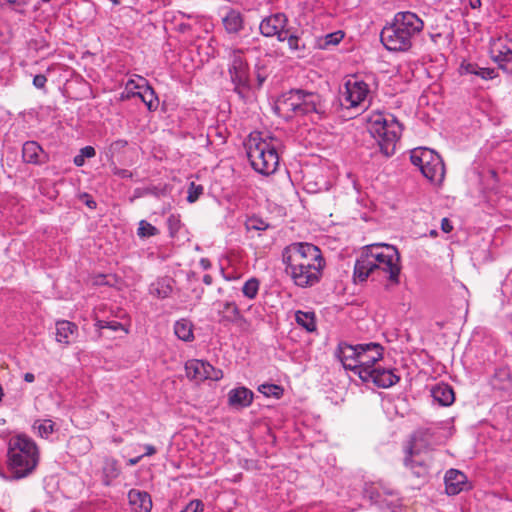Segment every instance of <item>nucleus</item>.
Wrapping results in <instances>:
<instances>
[{
	"label": "nucleus",
	"instance_id": "obj_56",
	"mask_svg": "<svg viewBox=\"0 0 512 512\" xmlns=\"http://www.w3.org/2000/svg\"><path fill=\"white\" fill-rule=\"evenodd\" d=\"M469 5L472 9H478L481 7V0H469Z\"/></svg>",
	"mask_w": 512,
	"mask_h": 512
},
{
	"label": "nucleus",
	"instance_id": "obj_49",
	"mask_svg": "<svg viewBox=\"0 0 512 512\" xmlns=\"http://www.w3.org/2000/svg\"><path fill=\"white\" fill-rule=\"evenodd\" d=\"M168 224H169V227H170V230H171V234H174L175 232L178 231V228H179V220L176 216L174 215H171L169 218H168Z\"/></svg>",
	"mask_w": 512,
	"mask_h": 512
},
{
	"label": "nucleus",
	"instance_id": "obj_15",
	"mask_svg": "<svg viewBox=\"0 0 512 512\" xmlns=\"http://www.w3.org/2000/svg\"><path fill=\"white\" fill-rule=\"evenodd\" d=\"M489 53L494 62L500 67L512 61V39L497 37L490 41Z\"/></svg>",
	"mask_w": 512,
	"mask_h": 512
},
{
	"label": "nucleus",
	"instance_id": "obj_1",
	"mask_svg": "<svg viewBox=\"0 0 512 512\" xmlns=\"http://www.w3.org/2000/svg\"><path fill=\"white\" fill-rule=\"evenodd\" d=\"M285 273L294 285L308 288L316 285L323 274L325 260L321 250L307 242L292 243L284 248Z\"/></svg>",
	"mask_w": 512,
	"mask_h": 512
},
{
	"label": "nucleus",
	"instance_id": "obj_7",
	"mask_svg": "<svg viewBox=\"0 0 512 512\" xmlns=\"http://www.w3.org/2000/svg\"><path fill=\"white\" fill-rule=\"evenodd\" d=\"M277 109L287 117L316 114L321 118L326 111L325 102L318 93L300 89L286 93L278 102Z\"/></svg>",
	"mask_w": 512,
	"mask_h": 512
},
{
	"label": "nucleus",
	"instance_id": "obj_2",
	"mask_svg": "<svg viewBox=\"0 0 512 512\" xmlns=\"http://www.w3.org/2000/svg\"><path fill=\"white\" fill-rule=\"evenodd\" d=\"M400 255L396 247L388 244L366 246L354 266V278L363 282L374 273H383L389 281L399 283Z\"/></svg>",
	"mask_w": 512,
	"mask_h": 512
},
{
	"label": "nucleus",
	"instance_id": "obj_14",
	"mask_svg": "<svg viewBox=\"0 0 512 512\" xmlns=\"http://www.w3.org/2000/svg\"><path fill=\"white\" fill-rule=\"evenodd\" d=\"M231 65L229 73L236 85H246L249 81V66L243 57V51L233 49L230 54Z\"/></svg>",
	"mask_w": 512,
	"mask_h": 512
},
{
	"label": "nucleus",
	"instance_id": "obj_31",
	"mask_svg": "<svg viewBox=\"0 0 512 512\" xmlns=\"http://www.w3.org/2000/svg\"><path fill=\"white\" fill-rule=\"evenodd\" d=\"M295 320L298 325L305 328L308 332L316 330L315 314L313 312L297 311Z\"/></svg>",
	"mask_w": 512,
	"mask_h": 512
},
{
	"label": "nucleus",
	"instance_id": "obj_47",
	"mask_svg": "<svg viewBox=\"0 0 512 512\" xmlns=\"http://www.w3.org/2000/svg\"><path fill=\"white\" fill-rule=\"evenodd\" d=\"M46 82H47V78L43 74H38V75L34 76V78H33V85L39 89L44 88L46 85Z\"/></svg>",
	"mask_w": 512,
	"mask_h": 512
},
{
	"label": "nucleus",
	"instance_id": "obj_51",
	"mask_svg": "<svg viewBox=\"0 0 512 512\" xmlns=\"http://www.w3.org/2000/svg\"><path fill=\"white\" fill-rule=\"evenodd\" d=\"M441 229L445 233H450L453 229V226L448 218H443L441 220Z\"/></svg>",
	"mask_w": 512,
	"mask_h": 512
},
{
	"label": "nucleus",
	"instance_id": "obj_54",
	"mask_svg": "<svg viewBox=\"0 0 512 512\" xmlns=\"http://www.w3.org/2000/svg\"><path fill=\"white\" fill-rule=\"evenodd\" d=\"M155 453H156V448L153 445L147 444V445H145V453L142 456L143 457L144 456H152Z\"/></svg>",
	"mask_w": 512,
	"mask_h": 512
},
{
	"label": "nucleus",
	"instance_id": "obj_35",
	"mask_svg": "<svg viewBox=\"0 0 512 512\" xmlns=\"http://www.w3.org/2000/svg\"><path fill=\"white\" fill-rule=\"evenodd\" d=\"M259 291V281L256 278H250L247 280L243 287L242 292L244 296H246L249 299H254Z\"/></svg>",
	"mask_w": 512,
	"mask_h": 512
},
{
	"label": "nucleus",
	"instance_id": "obj_4",
	"mask_svg": "<svg viewBox=\"0 0 512 512\" xmlns=\"http://www.w3.org/2000/svg\"><path fill=\"white\" fill-rule=\"evenodd\" d=\"M7 466L13 479L32 474L40 460L36 443L24 434L12 436L8 442Z\"/></svg>",
	"mask_w": 512,
	"mask_h": 512
},
{
	"label": "nucleus",
	"instance_id": "obj_48",
	"mask_svg": "<svg viewBox=\"0 0 512 512\" xmlns=\"http://www.w3.org/2000/svg\"><path fill=\"white\" fill-rule=\"evenodd\" d=\"M27 4V0H0V7L9 5V6H18L22 7Z\"/></svg>",
	"mask_w": 512,
	"mask_h": 512
},
{
	"label": "nucleus",
	"instance_id": "obj_37",
	"mask_svg": "<svg viewBox=\"0 0 512 512\" xmlns=\"http://www.w3.org/2000/svg\"><path fill=\"white\" fill-rule=\"evenodd\" d=\"M245 226L248 231H263L269 227V224L260 217L252 216L246 220Z\"/></svg>",
	"mask_w": 512,
	"mask_h": 512
},
{
	"label": "nucleus",
	"instance_id": "obj_53",
	"mask_svg": "<svg viewBox=\"0 0 512 512\" xmlns=\"http://www.w3.org/2000/svg\"><path fill=\"white\" fill-rule=\"evenodd\" d=\"M73 163L77 166V167H81L84 165L85 163V158L79 153L78 155H76L73 159Z\"/></svg>",
	"mask_w": 512,
	"mask_h": 512
},
{
	"label": "nucleus",
	"instance_id": "obj_25",
	"mask_svg": "<svg viewBox=\"0 0 512 512\" xmlns=\"http://www.w3.org/2000/svg\"><path fill=\"white\" fill-rule=\"evenodd\" d=\"M139 81L141 82L143 89L136 92L137 97H139L141 101L147 106L148 110H156L159 105V100L154 89L148 84L144 77H139Z\"/></svg>",
	"mask_w": 512,
	"mask_h": 512
},
{
	"label": "nucleus",
	"instance_id": "obj_24",
	"mask_svg": "<svg viewBox=\"0 0 512 512\" xmlns=\"http://www.w3.org/2000/svg\"><path fill=\"white\" fill-rule=\"evenodd\" d=\"M173 284L174 280L170 277L158 278L150 284L149 293L158 299L168 298L173 291Z\"/></svg>",
	"mask_w": 512,
	"mask_h": 512
},
{
	"label": "nucleus",
	"instance_id": "obj_30",
	"mask_svg": "<svg viewBox=\"0 0 512 512\" xmlns=\"http://www.w3.org/2000/svg\"><path fill=\"white\" fill-rule=\"evenodd\" d=\"M192 327L190 321L181 319L174 325L175 335L183 341H191L194 338Z\"/></svg>",
	"mask_w": 512,
	"mask_h": 512
},
{
	"label": "nucleus",
	"instance_id": "obj_64",
	"mask_svg": "<svg viewBox=\"0 0 512 512\" xmlns=\"http://www.w3.org/2000/svg\"><path fill=\"white\" fill-rule=\"evenodd\" d=\"M113 441L115 443H121L122 442V439L121 438H114Z\"/></svg>",
	"mask_w": 512,
	"mask_h": 512
},
{
	"label": "nucleus",
	"instance_id": "obj_62",
	"mask_svg": "<svg viewBox=\"0 0 512 512\" xmlns=\"http://www.w3.org/2000/svg\"><path fill=\"white\" fill-rule=\"evenodd\" d=\"M201 263H202L204 268H208L210 266V264H209V262L207 260L202 259Z\"/></svg>",
	"mask_w": 512,
	"mask_h": 512
},
{
	"label": "nucleus",
	"instance_id": "obj_22",
	"mask_svg": "<svg viewBox=\"0 0 512 512\" xmlns=\"http://www.w3.org/2000/svg\"><path fill=\"white\" fill-rule=\"evenodd\" d=\"M129 504L136 512H150L152 509V500L145 491L131 489L128 492Z\"/></svg>",
	"mask_w": 512,
	"mask_h": 512
},
{
	"label": "nucleus",
	"instance_id": "obj_52",
	"mask_svg": "<svg viewBox=\"0 0 512 512\" xmlns=\"http://www.w3.org/2000/svg\"><path fill=\"white\" fill-rule=\"evenodd\" d=\"M105 279H106L105 275H102V274L96 275V276L93 277V284L94 285H104V284H107Z\"/></svg>",
	"mask_w": 512,
	"mask_h": 512
},
{
	"label": "nucleus",
	"instance_id": "obj_13",
	"mask_svg": "<svg viewBox=\"0 0 512 512\" xmlns=\"http://www.w3.org/2000/svg\"><path fill=\"white\" fill-rule=\"evenodd\" d=\"M369 94L368 85L357 78L348 80L345 83L343 98L348 107H357L365 102Z\"/></svg>",
	"mask_w": 512,
	"mask_h": 512
},
{
	"label": "nucleus",
	"instance_id": "obj_44",
	"mask_svg": "<svg viewBox=\"0 0 512 512\" xmlns=\"http://www.w3.org/2000/svg\"><path fill=\"white\" fill-rule=\"evenodd\" d=\"M204 504L200 500L191 501L182 512H202Z\"/></svg>",
	"mask_w": 512,
	"mask_h": 512
},
{
	"label": "nucleus",
	"instance_id": "obj_18",
	"mask_svg": "<svg viewBox=\"0 0 512 512\" xmlns=\"http://www.w3.org/2000/svg\"><path fill=\"white\" fill-rule=\"evenodd\" d=\"M22 158L25 163L42 165L49 161L48 154L36 141H27L22 147Z\"/></svg>",
	"mask_w": 512,
	"mask_h": 512
},
{
	"label": "nucleus",
	"instance_id": "obj_60",
	"mask_svg": "<svg viewBox=\"0 0 512 512\" xmlns=\"http://www.w3.org/2000/svg\"><path fill=\"white\" fill-rule=\"evenodd\" d=\"M96 326H97L99 329L107 328V322H106V321L99 320V321H97Z\"/></svg>",
	"mask_w": 512,
	"mask_h": 512
},
{
	"label": "nucleus",
	"instance_id": "obj_12",
	"mask_svg": "<svg viewBox=\"0 0 512 512\" xmlns=\"http://www.w3.org/2000/svg\"><path fill=\"white\" fill-rule=\"evenodd\" d=\"M288 18L284 13H276L264 18L259 29L265 37H277V40L284 42L287 37Z\"/></svg>",
	"mask_w": 512,
	"mask_h": 512
},
{
	"label": "nucleus",
	"instance_id": "obj_50",
	"mask_svg": "<svg viewBox=\"0 0 512 512\" xmlns=\"http://www.w3.org/2000/svg\"><path fill=\"white\" fill-rule=\"evenodd\" d=\"M80 154L84 158H92L95 156L96 151H95L94 147H92V146H85L82 149H80Z\"/></svg>",
	"mask_w": 512,
	"mask_h": 512
},
{
	"label": "nucleus",
	"instance_id": "obj_28",
	"mask_svg": "<svg viewBox=\"0 0 512 512\" xmlns=\"http://www.w3.org/2000/svg\"><path fill=\"white\" fill-rule=\"evenodd\" d=\"M222 321L229 322V323H237V322H243L246 323V320L243 318V316L240 313V310L235 302L226 301L223 304V309L219 312Z\"/></svg>",
	"mask_w": 512,
	"mask_h": 512
},
{
	"label": "nucleus",
	"instance_id": "obj_61",
	"mask_svg": "<svg viewBox=\"0 0 512 512\" xmlns=\"http://www.w3.org/2000/svg\"><path fill=\"white\" fill-rule=\"evenodd\" d=\"M87 206L90 207V208H95L96 207V202L93 201V200H89L86 202Z\"/></svg>",
	"mask_w": 512,
	"mask_h": 512
},
{
	"label": "nucleus",
	"instance_id": "obj_46",
	"mask_svg": "<svg viewBox=\"0 0 512 512\" xmlns=\"http://www.w3.org/2000/svg\"><path fill=\"white\" fill-rule=\"evenodd\" d=\"M107 328L113 331L123 330L126 334L129 332V329L124 324L117 321L107 322Z\"/></svg>",
	"mask_w": 512,
	"mask_h": 512
},
{
	"label": "nucleus",
	"instance_id": "obj_8",
	"mask_svg": "<svg viewBox=\"0 0 512 512\" xmlns=\"http://www.w3.org/2000/svg\"><path fill=\"white\" fill-rule=\"evenodd\" d=\"M410 160L430 182L434 184L443 182L445 166L442 158L435 151L425 147L415 148L410 153Z\"/></svg>",
	"mask_w": 512,
	"mask_h": 512
},
{
	"label": "nucleus",
	"instance_id": "obj_63",
	"mask_svg": "<svg viewBox=\"0 0 512 512\" xmlns=\"http://www.w3.org/2000/svg\"><path fill=\"white\" fill-rule=\"evenodd\" d=\"M490 174H491V176H492L493 178H495V179H496V177H497V173H496V171L491 170V171H490Z\"/></svg>",
	"mask_w": 512,
	"mask_h": 512
},
{
	"label": "nucleus",
	"instance_id": "obj_40",
	"mask_svg": "<svg viewBox=\"0 0 512 512\" xmlns=\"http://www.w3.org/2000/svg\"><path fill=\"white\" fill-rule=\"evenodd\" d=\"M128 145L127 140L118 139L112 142L108 148V154L111 158L118 156Z\"/></svg>",
	"mask_w": 512,
	"mask_h": 512
},
{
	"label": "nucleus",
	"instance_id": "obj_16",
	"mask_svg": "<svg viewBox=\"0 0 512 512\" xmlns=\"http://www.w3.org/2000/svg\"><path fill=\"white\" fill-rule=\"evenodd\" d=\"M444 482L445 491L448 495H457L471 488L467 476L457 469H449L445 473Z\"/></svg>",
	"mask_w": 512,
	"mask_h": 512
},
{
	"label": "nucleus",
	"instance_id": "obj_23",
	"mask_svg": "<svg viewBox=\"0 0 512 512\" xmlns=\"http://www.w3.org/2000/svg\"><path fill=\"white\" fill-rule=\"evenodd\" d=\"M222 24L229 34H238L244 28V18L240 11L228 9L222 16Z\"/></svg>",
	"mask_w": 512,
	"mask_h": 512
},
{
	"label": "nucleus",
	"instance_id": "obj_55",
	"mask_svg": "<svg viewBox=\"0 0 512 512\" xmlns=\"http://www.w3.org/2000/svg\"><path fill=\"white\" fill-rule=\"evenodd\" d=\"M114 173L117 174V175H120L121 177H128L130 176V173L128 170H125V169H118V168H114Z\"/></svg>",
	"mask_w": 512,
	"mask_h": 512
},
{
	"label": "nucleus",
	"instance_id": "obj_29",
	"mask_svg": "<svg viewBox=\"0 0 512 512\" xmlns=\"http://www.w3.org/2000/svg\"><path fill=\"white\" fill-rule=\"evenodd\" d=\"M492 385L496 389L507 390L512 386V377L509 369L500 368L496 370L493 378Z\"/></svg>",
	"mask_w": 512,
	"mask_h": 512
},
{
	"label": "nucleus",
	"instance_id": "obj_57",
	"mask_svg": "<svg viewBox=\"0 0 512 512\" xmlns=\"http://www.w3.org/2000/svg\"><path fill=\"white\" fill-rule=\"evenodd\" d=\"M142 458H143V456H141V455H140V456H137V457H135V458H130V459L128 460V465H130V466H134V465H136L137 463H139V462H140V460H141Z\"/></svg>",
	"mask_w": 512,
	"mask_h": 512
},
{
	"label": "nucleus",
	"instance_id": "obj_39",
	"mask_svg": "<svg viewBox=\"0 0 512 512\" xmlns=\"http://www.w3.org/2000/svg\"><path fill=\"white\" fill-rule=\"evenodd\" d=\"M343 37L344 33L342 31L329 33L324 37L323 42L320 43V47L327 49L329 46H335L343 39Z\"/></svg>",
	"mask_w": 512,
	"mask_h": 512
},
{
	"label": "nucleus",
	"instance_id": "obj_6",
	"mask_svg": "<svg viewBox=\"0 0 512 512\" xmlns=\"http://www.w3.org/2000/svg\"><path fill=\"white\" fill-rule=\"evenodd\" d=\"M367 128L385 156H390L395 152L396 143L401 137L403 128L393 114L380 111L372 112L367 117Z\"/></svg>",
	"mask_w": 512,
	"mask_h": 512
},
{
	"label": "nucleus",
	"instance_id": "obj_26",
	"mask_svg": "<svg viewBox=\"0 0 512 512\" xmlns=\"http://www.w3.org/2000/svg\"><path fill=\"white\" fill-rule=\"evenodd\" d=\"M431 394L434 400L442 406H450L455 400L452 387L445 383L435 385L431 390Z\"/></svg>",
	"mask_w": 512,
	"mask_h": 512
},
{
	"label": "nucleus",
	"instance_id": "obj_19",
	"mask_svg": "<svg viewBox=\"0 0 512 512\" xmlns=\"http://www.w3.org/2000/svg\"><path fill=\"white\" fill-rule=\"evenodd\" d=\"M370 376L369 382H372L380 388H389L397 384L400 380V377L395 374L394 369H386L379 366L371 371Z\"/></svg>",
	"mask_w": 512,
	"mask_h": 512
},
{
	"label": "nucleus",
	"instance_id": "obj_9",
	"mask_svg": "<svg viewBox=\"0 0 512 512\" xmlns=\"http://www.w3.org/2000/svg\"><path fill=\"white\" fill-rule=\"evenodd\" d=\"M360 354L357 360L355 374L363 382H369L370 373L376 368V363L383 358L384 348L378 343L358 344Z\"/></svg>",
	"mask_w": 512,
	"mask_h": 512
},
{
	"label": "nucleus",
	"instance_id": "obj_3",
	"mask_svg": "<svg viewBox=\"0 0 512 512\" xmlns=\"http://www.w3.org/2000/svg\"><path fill=\"white\" fill-rule=\"evenodd\" d=\"M423 27V21L415 13L398 12L393 21L382 29L380 40L389 51L406 52Z\"/></svg>",
	"mask_w": 512,
	"mask_h": 512
},
{
	"label": "nucleus",
	"instance_id": "obj_17",
	"mask_svg": "<svg viewBox=\"0 0 512 512\" xmlns=\"http://www.w3.org/2000/svg\"><path fill=\"white\" fill-rule=\"evenodd\" d=\"M360 354V349L357 345H350L346 342L338 344L335 355L342 363L343 367L355 373L357 368V360Z\"/></svg>",
	"mask_w": 512,
	"mask_h": 512
},
{
	"label": "nucleus",
	"instance_id": "obj_36",
	"mask_svg": "<svg viewBox=\"0 0 512 512\" xmlns=\"http://www.w3.org/2000/svg\"><path fill=\"white\" fill-rule=\"evenodd\" d=\"M428 433L422 440H419V453H421L423 450H426V449H430L432 443H431V439H432V432L429 430V429H422V430H418L414 435L413 437L411 438V441L409 442V445H411L415 439L421 434V433Z\"/></svg>",
	"mask_w": 512,
	"mask_h": 512
},
{
	"label": "nucleus",
	"instance_id": "obj_11",
	"mask_svg": "<svg viewBox=\"0 0 512 512\" xmlns=\"http://www.w3.org/2000/svg\"><path fill=\"white\" fill-rule=\"evenodd\" d=\"M187 378L196 382H202L207 379L214 381L223 377L221 370L215 369L211 364L203 360L191 359L185 364Z\"/></svg>",
	"mask_w": 512,
	"mask_h": 512
},
{
	"label": "nucleus",
	"instance_id": "obj_5",
	"mask_svg": "<svg viewBox=\"0 0 512 512\" xmlns=\"http://www.w3.org/2000/svg\"><path fill=\"white\" fill-rule=\"evenodd\" d=\"M277 138L263 135L260 132L250 133L245 146L252 168L263 175L273 174L279 165Z\"/></svg>",
	"mask_w": 512,
	"mask_h": 512
},
{
	"label": "nucleus",
	"instance_id": "obj_45",
	"mask_svg": "<svg viewBox=\"0 0 512 512\" xmlns=\"http://www.w3.org/2000/svg\"><path fill=\"white\" fill-rule=\"evenodd\" d=\"M477 76L481 77L482 79H492L495 77V71L494 69L480 67L477 70Z\"/></svg>",
	"mask_w": 512,
	"mask_h": 512
},
{
	"label": "nucleus",
	"instance_id": "obj_34",
	"mask_svg": "<svg viewBox=\"0 0 512 512\" xmlns=\"http://www.w3.org/2000/svg\"><path fill=\"white\" fill-rule=\"evenodd\" d=\"M159 234V230L146 220H141L137 229L140 238H148Z\"/></svg>",
	"mask_w": 512,
	"mask_h": 512
},
{
	"label": "nucleus",
	"instance_id": "obj_58",
	"mask_svg": "<svg viewBox=\"0 0 512 512\" xmlns=\"http://www.w3.org/2000/svg\"><path fill=\"white\" fill-rule=\"evenodd\" d=\"M24 380L28 383H32L35 380V376L34 374L28 372L24 375Z\"/></svg>",
	"mask_w": 512,
	"mask_h": 512
},
{
	"label": "nucleus",
	"instance_id": "obj_38",
	"mask_svg": "<svg viewBox=\"0 0 512 512\" xmlns=\"http://www.w3.org/2000/svg\"><path fill=\"white\" fill-rule=\"evenodd\" d=\"M34 428L42 438H47L54 430V423L51 420L36 421Z\"/></svg>",
	"mask_w": 512,
	"mask_h": 512
},
{
	"label": "nucleus",
	"instance_id": "obj_43",
	"mask_svg": "<svg viewBox=\"0 0 512 512\" xmlns=\"http://www.w3.org/2000/svg\"><path fill=\"white\" fill-rule=\"evenodd\" d=\"M478 68L479 67L476 64L464 61V62L461 63L459 70H460L461 74H474V75H477Z\"/></svg>",
	"mask_w": 512,
	"mask_h": 512
},
{
	"label": "nucleus",
	"instance_id": "obj_41",
	"mask_svg": "<svg viewBox=\"0 0 512 512\" xmlns=\"http://www.w3.org/2000/svg\"><path fill=\"white\" fill-rule=\"evenodd\" d=\"M203 193V187L201 185H196L194 182L190 183L189 189H188V195L187 200L190 203H194L197 201L200 197V195Z\"/></svg>",
	"mask_w": 512,
	"mask_h": 512
},
{
	"label": "nucleus",
	"instance_id": "obj_42",
	"mask_svg": "<svg viewBox=\"0 0 512 512\" xmlns=\"http://www.w3.org/2000/svg\"><path fill=\"white\" fill-rule=\"evenodd\" d=\"M285 41H287L290 50L296 51L299 49L300 39L297 35L291 33L289 29H287V37L285 38Z\"/></svg>",
	"mask_w": 512,
	"mask_h": 512
},
{
	"label": "nucleus",
	"instance_id": "obj_10",
	"mask_svg": "<svg viewBox=\"0 0 512 512\" xmlns=\"http://www.w3.org/2000/svg\"><path fill=\"white\" fill-rule=\"evenodd\" d=\"M428 433H421L415 441L408 445L405 450L404 464L411 472L420 479H426L429 474V465L424 458H420L419 440H422Z\"/></svg>",
	"mask_w": 512,
	"mask_h": 512
},
{
	"label": "nucleus",
	"instance_id": "obj_21",
	"mask_svg": "<svg viewBox=\"0 0 512 512\" xmlns=\"http://www.w3.org/2000/svg\"><path fill=\"white\" fill-rule=\"evenodd\" d=\"M121 474L119 461L111 456H105L101 464V480L103 485L110 486Z\"/></svg>",
	"mask_w": 512,
	"mask_h": 512
},
{
	"label": "nucleus",
	"instance_id": "obj_59",
	"mask_svg": "<svg viewBox=\"0 0 512 512\" xmlns=\"http://www.w3.org/2000/svg\"><path fill=\"white\" fill-rule=\"evenodd\" d=\"M203 282H204L206 285H211V284H212V282H213V278H212V276H211V275H209V274H205V275L203 276Z\"/></svg>",
	"mask_w": 512,
	"mask_h": 512
},
{
	"label": "nucleus",
	"instance_id": "obj_33",
	"mask_svg": "<svg viewBox=\"0 0 512 512\" xmlns=\"http://www.w3.org/2000/svg\"><path fill=\"white\" fill-rule=\"evenodd\" d=\"M258 391L266 397H273L279 399L283 395V388L275 384H262L258 387Z\"/></svg>",
	"mask_w": 512,
	"mask_h": 512
},
{
	"label": "nucleus",
	"instance_id": "obj_20",
	"mask_svg": "<svg viewBox=\"0 0 512 512\" xmlns=\"http://www.w3.org/2000/svg\"><path fill=\"white\" fill-rule=\"evenodd\" d=\"M253 398L254 393L250 389L244 386L237 387L229 391L228 405L236 409L246 408L252 404Z\"/></svg>",
	"mask_w": 512,
	"mask_h": 512
},
{
	"label": "nucleus",
	"instance_id": "obj_27",
	"mask_svg": "<svg viewBox=\"0 0 512 512\" xmlns=\"http://www.w3.org/2000/svg\"><path fill=\"white\" fill-rule=\"evenodd\" d=\"M77 330V326L70 321H58L56 323V340L60 343L69 344L71 337L76 334Z\"/></svg>",
	"mask_w": 512,
	"mask_h": 512
},
{
	"label": "nucleus",
	"instance_id": "obj_32",
	"mask_svg": "<svg viewBox=\"0 0 512 512\" xmlns=\"http://www.w3.org/2000/svg\"><path fill=\"white\" fill-rule=\"evenodd\" d=\"M138 75H136L137 79H129L125 85V90L121 94L122 99H130L132 97H137L138 91H141L143 87L141 86V82L139 81Z\"/></svg>",
	"mask_w": 512,
	"mask_h": 512
}]
</instances>
